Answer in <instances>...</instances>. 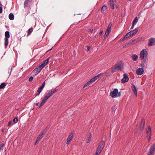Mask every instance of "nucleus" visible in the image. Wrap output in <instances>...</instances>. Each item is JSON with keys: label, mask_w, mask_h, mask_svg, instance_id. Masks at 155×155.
<instances>
[{"label": "nucleus", "mask_w": 155, "mask_h": 155, "mask_svg": "<svg viewBox=\"0 0 155 155\" xmlns=\"http://www.w3.org/2000/svg\"><path fill=\"white\" fill-rule=\"evenodd\" d=\"M52 49V48L50 49V50H51Z\"/></svg>", "instance_id": "nucleus-53"}, {"label": "nucleus", "mask_w": 155, "mask_h": 155, "mask_svg": "<svg viewBox=\"0 0 155 155\" xmlns=\"http://www.w3.org/2000/svg\"><path fill=\"white\" fill-rule=\"evenodd\" d=\"M48 99V98L47 97H46L45 96L44 97V98H43V100H45V101H47V100Z\"/></svg>", "instance_id": "nucleus-44"}, {"label": "nucleus", "mask_w": 155, "mask_h": 155, "mask_svg": "<svg viewBox=\"0 0 155 155\" xmlns=\"http://www.w3.org/2000/svg\"><path fill=\"white\" fill-rule=\"evenodd\" d=\"M111 30L110 29L107 28L106 31L104 35V37L105 38H106L107 37V36L109 35L110 32L111 31Z\"/></svg>", "instance_id": "nucleus-20"}, {"label": "nucleus", "mask_w": 155, "mask_h": 155, "mask_svg": "<svg viewBox=\"0 0 155 155\" xmlns=\"http://www.w3.org/2000/svg\"><path fill=\"white\" fill-rule=\"evenodd\" d=\"M97 79L96 77L94 76L92 78H91L90 81H88L86 83L84 86L83 87V88H85L86 87H87L90 84H91L93 83Z\"/></svg>", "instance_id": "nucleus-5"}, {"label": "nucleus", "mask_w": 155, "mask_h": 155, "mask_svg": "<svg viewBox=\"0 0 155 155\" xmlns=\"http://www.w3.org/2000/svg\"><path fill=\"white\" fill-rule=\"evenodd\" d=\"M132 88L133 91L134 92V94H135L136 96H137V90L135 86L134 85H133V86H132Z\"/></svg>", "instance_id": "nucleus-19"}, {"label": "nucleus", "mask_w": 155, "mask_h": 155, "mask_svg": "<svg viewBox=\"0 0 155 155\" xmlns=\"http://www.w3.org/2000/svg\"><path fill=\"white\" fill-rule=\"evenodd\" d=\"M118 90L117 89H114L110 93V95L113 97H115L120 96L121 94L119 93L118 94Z\"/></svg>", "instance_id": "nucleus-3"}, {"label": "nucleus", "mask_w": 155, "mask_h": 155, "mask_svg": "<svg viewBox=\"0 0 155 155\" xmlns=\"http://www.w3.org/2000/svg\"><path fill=\"white\" fill-rule=\"evenodd\" d=\"M90 31L92 32L93 31V29H90Z\"/></svg>", "instance_id": "nucleus-51"}, {"label": "nucleus", "mask_w": 155, "mask_h": 155, "mask_svg": "<svg viewBox=\"0 0 155 155\" xmlns=\"http://www.w3.org/2000/svg\"><path fill=\"white\" fill-rule=\"evenodd\" d=\"M2 5L1 3H0V14L2 13Z\"/></svg>", "instance_id": "nucleus-37"}, {"label": "nucleus", "mask_w": 155, "mask_h": 155, "mask_svg": "<svg viewBox=\"0 0 155 155\" xmlns=\"http://www.w3.org/2000/svg\"><path fill=\"white\" fill-rule=\"evenodd\" d=\"M58 90V89H53V90H52L51 91V92L52 93V94H53L54 93L56 92V91H57Z\"/></svg>", "instance_id": "nucleus-35"}, {"label": "nucleus", "mask_w": 155, "mask_h": 155, "mask_svg": "<svg viewBox=\"0 0 155 155\" xmlns=\"http://www.w3.org/2000/svg\"><path fill=\"white\" fill-rule=\"evenodd\" d=\"M103 33V31H101L100 33H99V35H102V33Z\"/></svg>", "instance_id": "nucleus-49"}, {"label": "nucleus", "mask_w": 155, "mask_h": 155, "mask_svg": "<svg viewBox=\"0 0 155 155\" xmlns=\"http://www.w3.org/2000/svg\"><path fill=\"white\" fill-rule=\"evenodd\" d=\"M9 18L11 20H13L14 18V16L13 13H10L9 15Z\"/></svg>", "instance_id": "nucleus-26"}, {"label": "nucleus", "mask_w": 155, "mask_h": 155, "mask_svg": "<svg viewBox=\"0 0 155 155\" xmlns=\"http://www.w3.org/2000/svg\"><path fill=\"white\" fill-rule=\"evenodd\" d=\"M116 0H111L110 1L113 2L114 3L116 1Z\"/></svg>", "instance_id": "nucleus-50"}, {"label": "nucleus", "mask_w": 155, "mask_h": 155, "mask_svg": "<svg viewBox=\"0 0 155 155\" xmlns=\"http://www.w3.org/2000/svg\"><path fill=\"white\" fill-rule=\"evenodd\" d=\"M146 133L148 135H151V132L150 127V126H148L147 128V129Z\"/></svg>", "instance_id": "nucleus-18"}, {"label": "nucleus", "mask_w": 155, "mask_h": 155, "mask_svg": "<svg viewBox=\"0 0 155 155\" xmlns=\"http://www.w3.org/2000/svg\"><path fill=\"white\" fill-rule=\"evenodd\" d=\"M141 66L143 67L142 68H143L144 67V64L143 63H141Z\"/></svg>", "instance_id": "nucleus-45"}, {"label": "nucleus", "mask_w": 155, "mask_h": 155, "mask_svg": "<svg viewBox=\"0 0 155 155\" xmlns=\"http://www.w3.org/2000/svg\"><path fill=\"white\" fill-rule=\"evenodd\" d=\"M138 29H134V30L133 31H131L130 32L131 35L132 36V35H134V34L136 33L138 31Z\"/></svg>", "instance_id": "nucleus-25"}, {"label": "nucleus", "mask_w": 155, "mask_h": 155, "mask_svg": "<svg viewBox=\"0 0 155 155\" xmlns=\"http://www.w3.org/2000/svg\"><path fill=\"white\" fill-rule=\"evenodd\" d=\"M147 52L145 49L142 50L140 53V58L142 60L143 59L144 61H146V57L147 56Z\"/></svg>", "instance_id": "nucleus-2"}, {"label": "nucleus", "mask_w": 155, "mask_h": 155, "mask_svg": "<svg viewBox=\"0 0 155 155\" xmlns=\"http://www.w3.org/2000/svg\"><path fill=\"white\" fill-rule=\"evenodd\" d=\"M73 137L74 135L72 133H71L68 136L66 142V143L67 144H68L70 143L71 141L72 140Z\"/></svg>", "instance_id": "nucleus-9"}, {"label": "nucleus", "mask_w": 155, "mask_h": 155, "mask_svg": "<svg viewBox=\"0 0 155 155\" xmlns=\"http://www.w3.org/2000/svg\"><path fill=\"white\" fill-rule=\"evenodd\" d=\"M31 0H25L24 3V7H27L28 4V2H31Z\"/></svg>", "instance_id": "nucleus-22"}, {"label": "nucleus", "mask_w": 155, "mask_h": 155, "mask_svg": "<svg viewBox=\"0 0 155 155\" xmlns=\"http://www.w3.org/2000/svg\"><path fill=\"white\" fill-rule=\"evenodd\" d=\"M138 21V19L137 17H136L133 21V24L136 25Z\"/></svg>", "instance_id": "nucleus-33"}, {"label": "nucleus", "mask_w": 155, "mask_h": 155, "mask_svg": "<svg viewBox=\"0 0 155 155\" xmlns=\"http://www.w3.org/2000/svg\"><path fill=\"white\" fill-rule=\"evenodd\" d=\"M6 85V83L5 82L2 83L0 85V89L4 88Z\"/></svg>", "instance_id": "nucleus-31"}, {"label": "nucleus", "mask_w": 155, "mask_h": 155, "mask_svg": "<svg viewBox=\"0 0 155 155\" xmlns=\"http://www.w3.org/2000/svg\"><path fill=\"white\" fill-rule=\"evenodd\" d=\"M33 30V28H31L29 29L28 30V34H27V35L28 36L30 35L32 32Z\"/></svg>", "instance_id": "nucleus-30"}, {"label": "nucleus", "mask_w": 155, "mask_h": 155, "mask_svg": "<svg viewBox=\"0 0 155 155\" xmlns=\"http://www.w3.org/2000/svg\"><path fill=\"white\" fill-rule=\"evenodd\" d=\"M148 46H151L155 45V38H151L149 40V42L148 43Z\"/></svg>", "instance_id": "nucleus-8"}, {"label": "nucleus", "mask_w": 155, "mask_h": 155, "mask_svg": "<svg viewBox=\"0 0 155 155\" xmlns=\"http://www.w3.org/2000/svg\"><path fill=\"white\" fill-rule=\"evenodd\" d=\"M148 153L154 155L155 153V144H153L151 146Z\"/></svg>", "instance_id": "nucleus-6"}, {"label": "nucleus", "mask_w": 155, "mask_h": 155, "mask_svg": "<svg viewBox=\"0 0 155 155\" xmlns=\"http://www.w3.org/2000/svg\"><path fill=\"white\" fill-rule=\"evenodd\" d=\"M46 102V101L42 99L39 107V108L41 107Z\"/></svg>", "instance_id": "nucleus-34"}, {"label": "nucleus", "mask_w": 155, "mask_h": 155, "mask_svg": "<svg viewBox=\"0 0 155 155\" xmlns=\"http://www.w3.org/2000/svg\"><path fill=\"white\" fill-rule=\"evenodd\" d=\"M136 72L138 75H142L144 72L143 68H139L136 70Z\"/></svg>", "instance_id": "nucleus-10"}, {"label": "nucleus", "mask_w": 155, "mask_h": 155, "mask_svg": "<svg viewBox=\"0 0 155 155\" xmlns=\"http://www.w3.org/2000/svg\"><path fill=\"white\" fill-rule=\"evenodd\" d=\"M53 94H52V93H51V91H49L48 92L47 94H46V95L45 96L46 97H47L48 98V99L49 97H50Z\"/></svg>", "instance_id": "nucleus-28"}, {"label": "nucleus", "mask_w": 155, "mask_h": 155, "mask_svg": "<svg viewBox=\"0 0 155 155\" xmlns=\"http://www.w3.org/2000/svg\"><path fill=\"white\" fill-rule=\"evenodd\" d=\"M13 121L15 123H17L18 121V118H17L16 117L14 119H13Z\"/></svg>", "instance_id": "nucleus-39"}, {"label": "nucleus", "mask_w": 155, "mask_h": 155, "mask_svg": "<svg viewBox=\"0 0 155 155\" xmlns=\"http://www.w3.org/2000/svg\"><path fill=\"white\" fill-rule=\"evenodd\" d=\"M102 150L101 149H101L100 148V147H98L97 149L96 152L94 155H99L100 153Z\"/></svg>", "instance_id": "nucleus-17"}, {"label": "nucleus", "mask_w": 155, "mask_h": 155, "mask_svg": "<svg viewBox=\"0 0 155 155\" xmlns=\"http://www.w3.org/2000/svg\"><path fill=\"white\" fill-rule=\"evenodd\" d=\"M12 121H9L8 122V126H9L12 123Z\"/></svg>", "instance_id": "nucleus-46"}, {"label": "nucleus", "mask_w": 155, "mask_h": 155, "mask_svg": "<svg viewBox=\"0 0 155 155\" xmlns=\"http://www.w3.org/2000/svg\"><path fill=\"white\" fill-rule=\"evenodd\" d=\"M105 145V143L104 141H102L99 143L98 147H100V148L102 150Z\"/></svg>", "instance_id": "nucleus-15"}, {"label": "nucleus", "mask_w": 155, "mask_h": 155, "mask_svg": "<svg viewBox=\"0 0 155 155\" xmlns=\"http://www.w3.org/2000/svg\"><path fill=\"white\" fill-rule=\"evenodd\" d=\"M145 125V120L144 119H142L141 121V124L140 125V130H143Z\"/></svg>", "instance_id": "nucleus-13"}, {"label": "nucleus", "mask_w": 155, "mask_h": 155, "mask_svg": "<svg viewBox=\"0 0 155 155\" xmlns=\"http://www.w3.org/2000/svg\"><path fill=\"white\" fill-rule=\"evenodd\" d=\"M49 58L46 59L40 65L43 68H44L48 63Z\"/></svg>", "instance_id": "nucleus-14"}, {"label": "nucleus", "mask_w": 155, "mask_h": 155, "mask_svg": "<svg viewBox=\"0 0 155 155\" xmlns=\"http://www.w3.org/2000/svg\"><path fill=\"white\" fill-rule=\"evenodd\" d=\"M38 104H39V103H37L36 104V105H37V106H38Z\"/></svg>", "instance_id": "nucleus-52"}, {"label": "nucleus", "mask_w": 155, "mask_h": 155, "mask_svg": "<svg viewBox=\"0 0 155 155\" xmlns=\"http://www.w3.org/2000/svg\"><path fill=\"white\" fill-rule=\"evenodd\" d=\"M105 145V143L104 141H102L99 143L98 147H100V148L102 150Z\"/></svg>", "instance_id": "nucleus-16"}, {"label": "nucleus", "mask_w": 155, "mask_h": 155, "mask_svg": "<svg viewBox=\"0 0 155 155\" xmlns=\"http://www.w3.org/2000/svg\"><path fill=\"white\" fill-rule=\"evenodd\" d=\"M103 73H100V74H98L97 75L95 76L96 77L97 79L98 78L100 77L101 75Z\"/></svg>", "instance_id": "nucleus-40"}, {"label": "nucleus", "mask_w": 155, "mask_h": 155, "mask_svg": "<svg viewBox=\"0 0 155 155\" xmlns=\"http://www.w3.org/2000/svg\"><path fill=\"white\" fill-rule=\"evenodd\" d=\"M43 68L40 65L39 66L37 67L34 70H33L32 71V73L33 74L36 75L40 72L41 70Z\"/></svg>", "instance_id": "nucleus-4"}, {"label": "nucleus", "mask_w": 155, "mask_h": 155, "mask_svg": "<svg viewBox=\"0 0 155 155\" xmlns=\"http://www.w3.org/2000/svg\"><path fill=\"white\" fill-rule=\"evenodd\" d=\"M107 8L106 6L105 5H103L101 8V11H105Z\"/></svg>", "instance_id": "nucleus-36"}, {"label": "nucleus", "mask_w": 155, "mask_h": 155, "mask_svg": "<svg viewBox=\"0 0 155 155\" xmlns=\"http://www.w3.org/2000/svg\"><path fill=\"white\" fill-rule=\"evenodd\" d=\"M132 36L130 32H128L124 37L123 39H125L129 37L130 36Z\"/></svg>", "instance_id": "nucleus-23"}, {"label": "nucleus", "mask_w": 155, "mask_h": 155, "mask_svg": "<svg viewBox=\"0 0 155 155\" xmlns=\"http://www.w3.org/2000/svg\"><path fill=\"white\" fill-rule=\"evenodd\" d=\"M133 60L134 61H137L138 58V56L136 54H133L131 56Z\"/></svg>", "instance_id": "nucleus-21"}, {"label": "nucleus", "mask_w": 155, "mask_h": 155, "mask_svg": "<svg viewBox=\"0 0 155 155\" xmlns=\"http://www.w3.org/2000/svg\"><path fill=\"white\" fill-rule=\"evenodd\" d=\"M91 138V133H90L89 134L87 137V142L88 143H89L90 141Z\"/></svg>", "instance_id": "nucleus-24"}, {"label": "nucleus", "mask_w": 155, "mask_h": 155, "mask_svg": "<svg viewBox=\"0 0 155 155\" xmlns=\"http://www.w3.org/2000/svg\"><path fill=\"white\" fill-rule=\"evenodd\" d=\"M124 67V63L122 61H120L111 67V71L113 73L119 71H122Z\"/></svg>", "instance_id": "nucleus-1"}, {"label": "nucleus", "mask_w": 155, "mask_h": 155, "mask_svg": "<svg viewBox=\"0 0 155 155\" xmlns=\"http://www.w3.org/2000/svg\"><path fill=\"white\" fill-rule=\"evenodd\" d=\"M87 50L88 51H89L90 50V47L89 46H87Z\"/></svg>", "instance_id": "nucleus-47"}, {"label": "nucleus", "mask_w": 155, "mask_h": 155, "mask_svg": "<svg viewBox=\"0 0 155 155\" xmlns=\"http://www.w3.org/2000/svg\"><path fill=\"white\" fill-rule=\"evenodd\" d=\"M44 135V133L43 132V133H42L41 134H40L39 135V136H38L36 140L35 143V145H36L37 144V143L40 141V140L43 137Z\"/></svg>", "instance_id": "nucleus-12"}, {"label": "nucleus", "mask_w": 155, "mask_h": 155, "mask_svg": "<svg viewBox=\"0 0 155 155\" xmlns=\"http://www.w3.org/2000/svg\"><path fill=\"white\" fill-rule=\"evenodd\" d=\"M151 135H147V140L148 141H150V140L151 138Z\"/></svg>", "instance_id": "nucleus-41"}, {"label": "nucleus", "mask_w": 155, "mask_h": 155, "mask_svg": "<svg viewBox=\"0 0 155 155\" xmlns=\"http://www.w3.org/2000/svg\"><path fill=\"white\" fill-rule=\"evenodd\" d=\"M4 143H2L0 144V150L4 147Z\"/></svg>", "instance_id": "nucleus-43"}, {"label": "nucleus", "mask_w": 155, "mask_h": 155, "mask_svg": "<svg viewBox=\"0 0 155 155\" xmlns=\"http://www.w3.org/2000/svg\"><path fill=\"white\" fill-rule=\"evenodd\" d=\"M33 79V77L32 76L30 77L28 79V80L30 82H31Z\"/></svg>", "instance_id": "nucleus-42"}, {"label": "nucleus", "mask_w": 155, "mask_h": 155, "mask_svg": "<svg viewBox=\"0 0 155 155\" xmlns=\"http://www.w3.org/2000/svg\"><path fill=\"white\" fill-rule=\"evenodd\" d=\"M45 85V82H44L42 83L41 86L37 90V93L36 94V96H37V95H38L40 94L43 90V88L44 87Z\"/></svg>", "instance_id": "nucleus-7"}, {"label": "nucleus", "mask_w": 155, "mask_h": 155, "mask_svg": "<svg viewBox=\"0 0 155 155\" xmlns=\"http://www.w3.org/2000/svg\"><path fill=\"white\" fill-rule=\"evenodd\" d=\"M129 78L127 75L124 74V78L122 79L121 81L122 82L124 83L128 81Z\"/></svg>", "instance_id": "nucleus-11"}, {"label": "nucleus", "mask_w": 155, "mask_h": 155, "mask_svg": "<svg viewBox=\"0 0 155 155\" xmlns=\"http://www.w3.org/2000/svg\"><path fill=\"white\" fill-rule=\"evenodd\" d=\"M112 24L111 23H110L108 25L107 28L111 30V27L112 26Z\"/></svg>", "instance_id": "nucleus-38"}, {"label": "nucleus", "mask_w": 155, "mask_h": 155, "mask_svg": "<svg viewBox=\"0 0 155 155\" xmlns=\"http://www.w3.org/2000/svg\"><path fill=\"white\" fill-rule=\"evenodd\" d=\"M5 48H6L7 46L8 43V39L6 38H5Z\"/></svg>", "instance_id": "nucleus-29"}, {"label": "nucleus", "mask_w": 155, "mask_h": 155, "mask_svg": "<svg viewBox=\"0 0 155 155\" xmlns=\"http://www.w3.org/2000/svg\"><path fill=\"white\" fill-rule=\"evenodd\" d=\"M5 38H6L8 39V38L10 37V34L9 32L8 31H6L5 33Z\"/></svg>", "instance_id": "nucleus-27"}, {"label": "nucleus", "mask_w": 155, "mask_h": 155, "mask_svg": "<svg viewBox=\"0 0 155 155\" xmlns=\"http://www.w3.org/2000/svg\"><path fill=\"white\" fill-rule=\"evenodd\" d=\"M134 25H134V24H132V26H131V29H133V28H134Z\"/></svg>", "instance_id": "nucleus-48"}, {"label": "nucleus", "mask_w": 155, "mask_h": 155, "mask_svg": "<svg viewBox=\"0 0 155 155\" xmlns=\"http://www.w3.org/2000/svg\"><path fill=\"white\" fill-rule=\"evenodd\" d=\"M110 7H111L112 9H114V3L111 2V1H110Z\"/></svg>", "instance_id": "nucleus-32"}]
</instances>
